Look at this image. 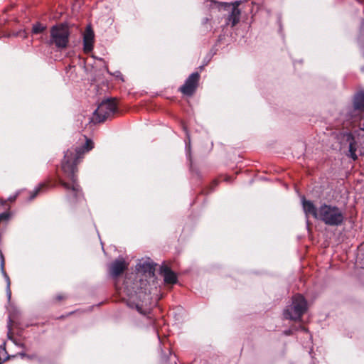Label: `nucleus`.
<instances>
[{
  "mask_svg": "<svg viewBox=\"0 0 364 364\" xmlns=\"http://www.w3.org/2000/svg\"><path fill=\"white\" fill-rule=\"evenodd\" d=\"M18 194H19V192H17L14 196H11L10 197L8 198V200L10 202H14L18 197Z\"/></svg>",
  "mask_w": 364,
  "mask_h": 364,
  "instance_id": "6ab92c4d",
  "label": "nucleus"
},
{
  "mask_svg": "<svg viewBox=\"0 0 364 364\" xmlns=\"http://www.w3.org/2000/svg\"><path fill=\"white\" fill-rule=\"evenodd\" d=\"M358 127L360 131H364V119H362L359 124Z\"/></svg>",
  "mask_w": 364,
  "mask_h": 364,
  "instance_id": "aec40b11",
  "label": "nucleus"
},
{
  "mask_svg": "<svg viewBox=\"0 0 364 364\" xmlns=\"http://www.w3.org/2000/svg\"><path fill=\"white\" fill-rule=\"evenodd\" d=\"M353 103L355 109H364V91L359 92L355 95Z\"/></svg>",
  "mask_w": 364,
  "mask_h": 364,
  "instance_id": "2eb2a0df",
  "label": "nucleus"
},
{
  "mask_svg": "<svg viewBox=\"0 0 364 364\" xmlns=\"http://www.w3.org/2000/svg\"><path fill=\"white\" fill-rule=\"evenodd\" d=\"M161 274L163 276L166 284H173L176 283L177 277L176 274L171 271L167 266L161 267Z\"/></svg>",
  "mask_w": 364,
  "mask_h": 364,
  "instance_id": "ddd939ff",
  "label": "nucleus"
},
{
  "mask_svg": "<svg viewBox=\"0 0 364 364\" xmlns=\"http://www.w3.org/2000/svg\"><path fill=\"white\" fill-rule=\"evenodd\" d=\"M346 141L349 143L348 153L347 155L353 160L355 161L358 159L357 154L355 153L357 150V142L355 138L351 134H346Z\"/></svg>",
  "mask_w": 364,
  "mask_h": 364,
  "instance_id": "f8f14e48",
  "label": "nucleus"
},
{
  "mask_svg": "<svg viewBox=\"0 0 364 364\" xmlns=\"http://www.w3.org/2000/svg\"><path fill=\"white\" fill-rule=\"evenodd\" d=\"M291 330H288V331H284V333H285L286 335H290V334H291Z\"/></svg>",
  "mask_w": 364,
  "mask_h": 364,
  "instance_id": "412c9836",
  "label": "nucleus"
},
{
  "mask_svg": "<svg viewBox=\"0 0 364 364\" xmlns=\"http://www.w3.org/2000/svg\"><path fill=\"white\" fill-rule=\"evenodd\" d=\"M1 273H2L3 276L4 277L6 282V296H7L8 300L10 301L11 297V289H10L11 282H10V279H9V276L7 275V274L6 273V272L4 270V257L2 255L1 256Z\"/></svg>",
  "mask_w": 364,
  "mask_h": 364,
  "instance_id": "4468645a",
  "label": "nucleus"
},
{
  "mask_svg": "<svg viewBox=\"0 0 364 364\" xmlns=\"http://www.w3.org/2000/svg\"><path fill=\"white\" fill-rule=\"evenodd\" d=\"M302 206L306 218V223L309 225L308 218L311 215L314 218L318 219L319 208L316 209L314 205L309 200H305L304 197L302 198Z\"/></svg>",
  "mask_w": 364,
  "mask_h": 364,
  "instance_id": "6e6552de",
  "label": "nucleus"
},
{
  "mask_svg": "<svg viewBox=\"0 0 364 364\" xmlns=\"http://www.w3.org/2000/svg\"><path fill=\"white\" fill-rule=\"evenodd\" d=\"M94 33L90 26H87L83 34L84 51L90 53L93 49Z\"/></svg>",
  "mask_w": 364,
  "mask_h": 364,
  "instance_id": "9b49d317",
  "label": "nucleus"
},
{
  "mask_svg": "<svg viewBox=\"0 0 364 364\" xmlns=\"http://www.w3.org/2000/svg\"><path fill=\"white\" fill-rule=\"evenodd\" d=\"M228 7L231 11L226 19V24H230L233 27L240 21V10L238 9L237 3L235 5H228Z\"/></svg>",
  "mask_w": 364,
  "mask_h": 364,
  "instance_id": "1a4fd4ad",
  "label": "nucleus"
},
{
  "mask_svg": "<svg viewBox=\"0 0 364 364\" xmlns=\"http://www.w3.org/2000/svg\"><path fill=\"white\" fill-rule=\"evenodd\" d=\"M44 186V184L41 185L39 187H37L31 193L30 196V200H33L40 192L41 188Z\"/></svg>",
  "mask_w": 364,
  "mask_h": 364,
  "instance_id": "f3484780",
  "label": "nucleus"
},
{
  "mask_svg": "<svg viewBox=\"0 0 364 364\" xmlns=\"http://www.w3.org/2000/svg\"><path fill=\"white\" fill-rule=\"evenodd\" d=\"M46 28V26L42 25L40 23H37L33 26L32 32L35 34H38L43 32Z\"/></svg>",
  "mask_w": 364,
  "mask_h": 364,
  "instance_id": "dca6fc26",
  "label": "nucleus"
},
{
  "mask_svg": "<svg viewBox=\"0 0 364 364\" xmlns=\"http://www.w3.org/2000/svg\"><path fill=\"white\" fill-rule=\"evenodd\" d=\"M69 30L63 24L56 25L50 29V43L54 44L58 49L65 48L69 41Z\"/></svg>",
  "mask_w": 364,
  "mask_h": 364,
  "instance_id": "39448f33",
  "label": "nucleus"
},
{
  "mask_svg": "<svg viewBox=\"0 0 364 364\" xmlns=\"http://www.w3.org/2000/svg\"><path fill=\"white\" fill-rule=\"evenodd\" d=\"M85 139L86 141L83 146L68 149L65 153L62 162V169L71 183L65 182L62 179H60V183L66 190L67 196L71 202H74L75 199L77 200L81 196V190L75 174L78 159L82 154L93 148V142L87 138Z\"/></svg>",
  "mask_w": 364,
  "mask_h": 364,
  "instance_id": "f03ea898",
  "label": "nucleus"
},
{
  "mask_svg": "<svg viewBox=\"0 0 364 364\" xmlns=\"http://www.w3.org/2000/svg\"><path fill=\"white\" fill-rule=\"evenodd\" d=\"M154 270L151 262H139L136 264V272L127 274L122 286L116 284L122 299L126 300L129 306L135 308L141 314H146L149 309L151 297L147 288V278L154 277Z\"/></svg>",
  "mask_w": 364,
  "mask_h": 364,
  "instance_id": "f257e3e1",
  "label": "nucleus"
},
{
  "mask_svg": "<svg viewBox=\"0 0 364 364\" xmlns=\"http://www.w3.org/2000/svg\"><path fill=\"white\" fill-rule=\"evenodd\" d=\"M4 203H5V202H4V201H3V200L0 201V205H4Z\"/></svg>",
  "mask_w": 364,
  "mask_h": 364,
  "instance_id": "393cba45",
  "label": "nucleus"
},
{
  "mask_svg": "<svg viewBox=\"0 0 364 364\" xmlns=\"http://www.w3.org/2000/svg\"><path fill=\"white\" fill-rule=\"evenodd\" d=\"M200 75L198 73H192L186 80L184 85L180 87L181 92L188 96L192 95L198 86Z\"/></svg>",
  "mask_w": 364,
  "mask_h": 364,
  "instance_id": "0eeeda50",
  "label": "nucleus"
},
{
  "mask_svg": "<svg viewBox=\"0 0 364 364\" xmlns=\"http://www.w3.org/2000/svg\"><path fill=\"white\" fill-rule=\"evenodd\" d=\"M127 267V264L123 259H119L113 262L109 266V273L117 277L122 274Z\"/></svg>",
  "mask_w": 364,
  "mask_h": 364,
  "instance_id": "9d476101",
  "label": "nucleus"
},
{
  "mask_svg": "<svg viewBox=\"0 0 364 364\" xmlns=\"http://www.w3.org/2000/svg\"><path fill=\"white\" fill-rule=\"evenodd\" d=\"M318 220L331 226L340 225L343 220V211L336 206L323 204L319 208Z\"/></svg>",
  "mask_w": 364,
  "mask_h": 364,
  "instance_id": "7ed1b4c3",
  "label": "nucleus"
},
{
  "mask_svg": "<svg viewBox=\"0 0 364 364\" xmlns=\"http://www.w3.org/2000/svg\"><path fill=\"white\" fill-rule=\"evenodd\" d=\"M307 311V301L301 294L292 297L291 304L284 310V316L287 319L300 320L303 314Z\"/></svg>",
  "mask_w": 364,
  "mask_h": 364,
  "instance_id": "20e7f679",
  "label": "nucleus"
},
{
  "mask_svg": "<svg viewBox=\"0 0 364 364\" xmlns=\"http://www.w3.org/2000/svg\"><path fill=\"white\" fill-rule=\"evenodd\" d=\"M117 110V105L114 100L107 99L102 101L94 112L93 120L97 122H104Z\"/></svg>",
  "mask_w": 364,
  "mask_h": 364,
  "instance_id": "423d86ee",
  "label": "nucleus"
},
{
  "mask_svg": "<svg viewBox=\"0 0 364 364\" xmlns=\"http://www.w3.org/2000/svg\"><path fill=\"white\" fill-rule=\"evenodd\" d=\"M121 76H122L121 73H117V77H121Z\"/></svg>",
  "mask_w": 364,
  "mask_h": 364,
  "instance_id": "5701e85b",
  "label": "nucleus"
},
{
  "mask_svg": "<svg viewBox=\"0 0 364 364\" xmlns=\"http://www.w3.org/2000/svg\"><path fill=\"white\" fill-rule=\"evenodd\" d=\"M19 355H21L22 358L26 357V354H24V353H19ZM26 357H27V355H26ZM28 358H30V357L28 356Z\"/></svg>",
  "mask_w": 364,
  "mask_h": 364,
  "instance_id": "4be33fe9",
  "label": "nucleus"
},
{
  "mask_svg": "<svg viewBox=\"0 0 364 364\" xmlns=\"http://www.w3.org/2000/svg\"><path fill=\"white\" fill-rule=\"evenodd\" d=\"M300 328H301V330H302V331H306V328H305L304 327H303V326H301V327H300Z\"/></svg>",
  "mask_w": 364,
  "mask_h": 364,
  "instance_id": "b1692460",
  "label": "nucleus"
},
{
  "mask_svg": "<svg viewBox=\"0 0 364 364\" xmlns=\"http://www.w3.org/2000/svg\"><path fill=\"white\" fill-rule=\"evenodd\" d=\"M9 213L7 212H4L0 214V221L7 220L9 218Z\"/></svg>",
  "mask_w": 364,
  "mask_h": 364,
  "instance_id": "a211bd4d",
  "label": "nucleus"
}]
</instances>
